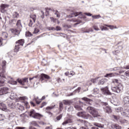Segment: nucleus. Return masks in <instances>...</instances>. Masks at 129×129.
Wrapping results in <instances>:
<instances>
[{"instance_id": "f257e3e1", "label": "nucleus", "mask_w": 129, "mask_h": 129, "mask_svg": "<svg viewBox=\"0 0 129 129\" xmlns=\"http://www.w3.org/2000/svg\"><path fill=\"white\" fill-rule=\"evenodd\" d=\"M87 111L89 112L94 117H97L98 116H100L99 115V113H98V111L97 109L94 108L93 107L89 106L87 108Z\"/></svg>"}, {"instance_id": "f03ea898", "label": "nucleus", "mask_w": 129, "mask_h": 129, "mask_svg": "<svg viewBox=\"0 0 129 129\" xmlns=\"http://www.w3.org/2000/svg\"><path fill=\"white\" fill-rule=\"evenodd\" d=\"M29 115L30 116V117H33V118H36V119H40L42 116L40 114L36 113L34 109L31 110L29 113Z\"/></svg>"}, {"instance_id": "7ed1b4c3", "label": "nucleus", "mask_w": 129, "mask_h": 129, "mask_svg": "<svg viewBox=\"0 0 129 129\" xmlns=\"http://www.w3.org/2000/svg\"><path fill=\"white\" fill-rule=\"evenodd\" d=\"M16 45H15V47L14 49V52H19V50H20V45L23 46L24 44H25V40L24 39H20L18 41H16Z\"/></svg>"}, {"instance_id": "20e7f679", "label": "nucleus", "mask_w": 129, "mask_h": 129, "mask_svg": "<svg viewBox=\"0 0 129 129\" xmlns=\"http://www.w3.org/2000/svg\"><path fill=\"white\" fill-rule=\"evenodd\" d=\"M82 12H72L71 14L68 16V18H73L74 17H77L79 16L78 18L80 19H82L83 18V15H81Z\"/></svg>"}, {"instance_id": "39448f33", "label": "nucleus", "mask_w": 129, "mask_h": 129, "mask_svg": "<svg viewBox=\"0 0 129 129\" xmlns=\"http://www.w3.org/2000/svg\"><path fill=\"white\" fill-rule=\"evenodd\" d=\"M102 105L105 112H106V113H110L111 112V109L108 106L107 103L103 102Z\"/></svg>"}, {"instance_id": "423d86ee", "label": "nucleus", "mask_w": 129, "mask_h": 129, "mask_svg": "<svg viewBox=\"0 0 129 129\" xmlns=\"http://www.w3.org/2000/svg\"><path fill=\"white\" fill-rule=\"evenodd\" d=\"M78 116H80V117H82L83 118H85V119H87L88 117H89V114H87L85 112H79L77 114Z\"/></svg>"}, {"instance_id": "0eeeda50", "label": "nucleus", "mask_w": 129, "mask_h": 129, "mask_svg": "<svg viewBox=\"0 0 129 129\" xmlns=\"http://www.w3.org/2000/svg\"><path fill=\"white\" fill-rule=\"evenodd\" d=\"M120 87H122V85H121L120 83H119V84H118V86L113 87L111 88V89L114 92L119 93V92H120Z\"/></svg>"}, {"instance_id": "6e6552de", "label": "nucleus", "mask_w": 129, "mask_h": 129, "mask_svg": "<svg viewBox=\"0 0 129 129\" xmlns=\"http://www.w3.org/2000/svg\"><path fill=\"white\" fill-rule=\"evenodd\" d=\"M101 90L103 92V94H104V95H111V93L109 92V90H108V88H107V87L101 88Z\"/></svg>"}, {"instance_id": "1a4fd4ad", "label": "nucleus", "mask_w": 129, "mask_h": 129, "mask_svg": "<svg viewBox=\"0 0 129 129\" xmlns=\"http://www.w3.org/2000/svg\"><path fill=\"white\" fill-rule=\"evenodd\" d=\"M45 79H50V77L45 74H41L40 76V79L41 83H43V81Z\"/></svg>"}, {"instance_id": "9d476101", "label": "nucleus", "mask_w": 129, "mask_h": 129, "mask_svg": "<svg viewBox=\"0 0 129 129\" xmlns=\"http://www.w3.org/2000/svg\"><path fill=\"white\" fill-rule=\"evenodd\" d=\"M9 91V88L3 87L0 89V95H4V94H7Z\"/></svg>"}, {"instance_id": "9b49d317", "label": "nucleus", "mask_w": 129, "mask_h": 129, "mask_svg": "<svg viewBox=\"0 0 129 129\" xmlns=\"http://www.w3.org/2000/svg\"><path fill=\"white\" fill-rule=\"evenodd\" d=\"M10 31L12 34H14V35H20V33L21 32V29H19L18 28L16 29H11Z\"/></svg>"}, {"instance_id": "f8f14e48", "label": "nucleus", "mask_w": 129, "mask_h": 129, "mask_svg": "<svg viewBox=\"0 0 129 129\" xmlns=\"http://www.w3.org/2000/svg\"><path fill=\"white\" fill-rule=\"evenodd\" d=\"M1 13H5V9L9 8V5L2 4L0 6Z\"/></svg>"}, {"instance_id": "ddd939ff", "label": "nucleus", "mask_w": 129, "mask_h": 129, "mask_svg": "<svg viewBox=\"0 0 129 129\" xmlns=\"http://www.w3.org/2000/svg\"><path fill=\"white\" fill-rule=\"evenodd\" d=\"M45 98H46V97H45V96H43L41 99H39V97H36L35 98H34V100L35 101H36V103H37V104H40V103H41V100H44V99H45Z\"/></svg>"}, {"instance_id": "4468645a", "label": "nucleus", "mask_w": 129, "mask_h": 129, "mask_svg": "<svg viewBox=\"0 0 129 129\" xmlns=\"http://www.w3.org/2000/svg\"><path fill=\"white\" fill-rule=\"evenodd\" d=\"M0 109L3 111H8L7 106L4 103H0Z\"/></svg>"}, {"instance_id": "2eb2a0df", "label": "nucleus", "mask_w": 129, "mask_h": 129, "mask_svg": "<svg viewBox=\"0 0 129 129\" xmlns=\"http://www.w3.org/2000/svg\"><path fill=\"white\" fill-rule=\"evenodd\" d=\"M121 114L123 116L129 117V110H128L127 111H122V112H121Z\"/></svg>"}, {"instance_id": "dca6fc26", "label": "nucleus", "mask_w": 129, "mask_h": 129, "mask_svg": "<svg viewBox=\"0 0 129 129\" xmlns=\"http://www.w3.org/2000/svg\"><path fill=\"white\" fill-rule=\"evenodd\" d=\"M16 26L17 27V28H18L19 30H21V31H22V23H21V20H19L17 23H16Z\"/></svg>"}, {"instance_id": "f3484780", "label": "nucleus", "mask_w": 129, "mask_h": 129, "mask_svg": "<svg viewBox=\"0 0 129 129\" xmlns=\"http://www.w3.org/2000/svg\"><path fill=\"white\" fill-rule=\"evenodd\" d=\"M123 101L126 103L127 104H129V96H124L123 98Z\"/></svg>"}, {"instance_id": "a211bd4d", "label": "nucleus", "mask_w": 129, "mask_h": 129, "mask_svg": "<svg viewBox=\"0 0 129 129\" xmlns=\"http://www.w3.org/2000/svg\"><path fill=\"white\" fill-rule=\"evenodd\" d=\"M8 83L12 84V85H16L18 82H17L16 81H14L13 78H11V80L8 81Z\"/></svg>"}, {"instance_id": "6ab92c4d", "label": "nucleus", "mask_w": 129, "mask_h": 129, "mask_svg": "<svg viewBox=\"0 0 129 129\" xmlns=\"http://www.w3.org/2000/svg\"><path fill=\"white\" fill-rule=\"evenodd\" d=\"M111 127L112 128H116V129H121V126L118 125V124H113L111 125Z\"/></svg>"}, {"instance_id": "aec40b11", "label": "nucleus", "mask_w": 129, "mask_h": 129, "mask_svg": "<svg viewBox=\"0 0 129 129\" xmlns=\"http://www.w3.org/2000/svg\"><path fill=\"white\" fill-rule=\"evenodd\" d=\"M63 102L65 105H70V104L72 103V102L71 101L68 100H64L63 101Z\"/></svg>"}, {"instance_id": "412c9836", "label": "nucleus", "mask_w": 129, "mask_h": 129, "mask_svg": "<svg viewBox=\"0 0 129 129\" xmlns=\"http://www.w3.org/2000/svg\"><path fill=\"white\" fill-rule=\"evenodd\" d=\"M75 108L77 110H82V106L80 105V104L76 105H75Z\"/></svg>"}, {"instance_id": "4be33fe9", "label": "nucleus", "mask_w": 129, "mask_h": 129, "mask_svg": "<svg viewBox=\"0 0 129 129\" xmlns=\"http://www.w3.org/2000/svg\"><path fill=\"white\" fill-rule=\"evenodd\" d=\"M104 26H105L106 27H108L110 29V30H113V29H117V27H116V26H115L113 25H108L104 24Z\"/></svg>"}, {"instance_id": "5701e85b", "label": "nucleus", "mask_w": 129, "mask_h": 129, "mask_svg": "<svg viewBox=\"0 0 129 129\" xmlns=\"http://www.w3.org/2000/svg\"><path fill=\"white\" fill-rule=\"evenodd\" d=\"M72 122V121L70 119H68V120L64 121L62 123V125H66V124H68V123H70Z\"/></svg>"}, {"instance_id": "b1692460", "label": "nucleus", "mask_w": 129, "mask_h": 129, "mask_svg": "<svg viewBox=\"0 0 129 129\" xmlns=\"http://www.w3.org/2000/svg\"><path fill=\"white\" fill-rule=\"evenodd\" d=\"M83 100H84L85 101H87L88 103H89V104H91V103H90V102H91V101H92V100H90L89 98H87L86 97H84L82 98Z\"/></svg>"}, {"instance_id": "393cba45", "label": "nucleus", "mask_w": 129, "mask_h": 129, "mask_svg": "<svg viewBox=\"0 0 129 129\" xmlns=\"http://www.w3.org/2000/svg\"><path fill=\"white\" fill-rule=\"evenodd\" d=\"M10 98L11 99H15V98H17V95L14 93H12L10 95Z\"/></svg>"}, {"instance_id": "a878e982", "label": "nucleus", "mask_w": 129, "mask_h": 129, "mask_svg": "<svg viewBox=\"0 0 129 129\" xmlns=\"http://www.w3.org/2000/svg\"><path fill=\"white\" fill-rule=\"evenodd\" d=\"M93 93L94 94H98L99 93V90L97 88H95L93 89Z\"/></svg>"}, {"instance_id": "bb28decb", "label": "nucleus", "mask_w": 129, "mask_h": 129, "mask_svg": "<svg viewBox=\"0 0 129 129\" xmlns=\"http://www.w3.org/2000/svg\"><path fill=\"white\" fill-rule=\"evenodd\" d=\"M30 18H31V19H32L34 23H35L36 22V19H37V16H36V15H30Z\"/></svg>"}, {"instance_id": "cd10ccee", "label": "nucleus", "mask_w": 129, "mask_h": 129, "mask_svg": "<svg viewBox=\"0 0 129 129\" xmlns=\"http://www.w3.org/2000/svg\"><path fill=\"white\" fill-rule=\"evenodd\" d=\"M19 13L17 12H15L13 14V19H16V18H19Z\"/></svg>"}, {"instance_id": "c85d7f7f", "label": "nucleus", "mask_w": 129, "mask_h": 129, "mask_svg": "<svg viewBox=\"0 0 129 129\" xmlns=\"http://www.w3.org/2000/svg\"><path fill=\"white\" fill-rule=\"evenodd\" d=\"M105 79H102L101 80H100L99 82L98 83L99 85H100V84L102 85V84H104L105 82Z\"/></svg>"}, {"instance_id": "c756f323", "label": "nucleus", "mask_w": 129, "mask_h": 129, "mask_svg": "<svg viewBox=\"0 0 129 129\" xmlns=\"http://www.w3.org/2000/svg\"><path fill=\"white\" fill-rule=\"evenodd\" d=\"M2 36H3V38H5L6 39H7V38H8L9 35L8 34V33L4 32H3Z\"/></svg>"}, {"instance_id": "7c9ffc66", "label": "nucleus", "mask_w": 129, "mask_h": 129, "mask_svg": "<svg viewBox=\"0 0 129 129\" xmlns=\"http://www.w3.org/2000/svg\"><path fill=\"white\" fill-rule=\"evenodd\" d=\"M93 28L95 31H99V28H98V26L97 24H95L93 25Z\"/></svg>"}, {"instance_id": "2f4dec72", "label": "nucleus", "mask_w": 129, "mask_h": 129, "mask_svg": "<svg viewBox=\"0 0 129 129\" xmlns=\"http://www.w3.org/2000/svg\"><path fill=\"white\" fill-rule=\"evenodd\" d=\"M100 28L101 31H108V29L106 27L100 26Z\"/></svg>"}, {"instance_id": "473e14b6", "label": "nucleus", "mask_w": 129, "mask_h": 129, "mask_svg": "<svg viewBox=\"0 0 129 129\" xmlns=\"http://www.w3.org/2000/svg\"><path fill=\"white\" fill-rule=\"evenodd\" d=\"M115 110L117 112H122V107H118V108H115Z\"/></svg>"}, {"instance_id": "72a5a7b5", "label": "nucleus", "mask_w": 129, "mask_h": 129, "mask_svg": "<svg viewBox=\"0 0 129 129\" xmlns=\"http://www.w3.org/2000/svg\"><path fill=\"white\" fill-rule=\"evenodd\" d=\"M55 105L51 106H48L46 108V110H51V109H53L54 107H55Z\"/></svg>"}, {"instance_id": "f704fd0d", "label": "nucleus", "mask_w": 129, "mask_h": 129, "mask_svg": "<svg viewBox=\"0 0 129 129\" xmlns=\"http://www.w3.org/2000/svg\"><path fill=\"white\" fill-rule=\"evenodd\" d=\"M54 15H56L57 18H60V17H61V15H60V13L58 12V11L57 10L54 13Z\"/></svg>"}, {"instance_id": "c9c22d12", "label": "nucleus", "mask_w": 129, "mask_h": 129, "mask_svg": "<svg viewBox=\"0 0 129 129\" xmlns=\"http://www.w3.org/2000/svg\"><path fill=\"white\" fill-rule=\"evenodd\" d=\"M94 125L97 126V127H102V125L98 123L95 122L93 123Z\"/></svg>"}, {"instance_id": "e433bc0d", "label": "nucleus", "mask_w": 129, "mask_h": 129, "mask_svg": "<svg viewBox=\"0 0 129 129\" xmlns=\"http://www.w3.org/2000/svg\"><path fill=\"white\" fill-rule=\"evenodd\" d=\"M90 32H93V29L92 28L87 29L85 31V33H90Z\"/></svg>"}, {"instance_id": "4c0bfd02", "label": "nucleus", "mask_w": 129, "mask_h": 129, "mask_svg": "<svg viewBox=\"0 0 129 129\" xmlns=\"http://www.w3.org/2000/svg\"><path fill=\"white\" fill-rule=\"evenodd\" d=\"M120 123H126L127 122V120H126V119H121L120 120Z\"/></svg>"}, {"instance_id": "58836bf2", "label": "nucleus", "mask_w": 129, "mask_h": 129, "mask_svg": "<svg viewBox=\"0 0 129 129\" xmlns=\"http://www.w3.org/2000/svg\"><path fill=\"white\" fill-rule=\"evenodd\" d=\"M92 18H93L94 19H100V18H101V16H100V15H98L92 16Z\"/></svg>"}, {"instance_id": "ea45409f", "label": "nucleus", "mask_w": 129, "mask_h": 129, "mask_svg": "<svg viewBox=\"0 0 129 129\" xmlns=\"http://www.w3.org/2000/svg\"><path fill=\"white\" fill-rule=\"evenodd\" d=\"M17 82L20 83V84H22V85H24V83H23V81L21 79H18L17 80Z\"/></svg>"}, {"instance_id": "a19ab883", "label": "nucleus", "mask_w": 129, "mask_h": 129, "mask_svg": "<svg viewBox=\"0 0 129 129\" xmlns=\"http://www.w3.org/2000/svg\"><path fill=\"white\" fill-rule=\"evenodd\" d=\"M63 109V103L60 102L59 103V110L60 111Z\"/></svg>"}, {"instance_id": "79ce46f5", "label": "nucleus", "mask_w": 129, "mask_h": 129, "mask_svg": "<svg viewBox=\"0 0 129 129\" xmlns=\"http://www.w3.org/2000/svg\"><path fill=\"white\" fill-rule=\"evenodd\" d=\"M92 85V82H91V80L88 81L86 83L87 86H90V85Z\"/></svg>"}, {"instance_id": "37998d69", "label": "nucleus", "mask_w": 129, "mask_h": 129, "mask_svg": "<svg viewBox=\"0 0 129 129\" xmlns=\"http://www.w3.org/2000/svg\"><path fill=\"white\" fill-rule=\"evenodd\" d=\"M113 76V74H107L105 77H112Z\"/></svg>"}, {"instance_id": "c03bdc74", "label": "nucleus", "mask_w": 129, "mask_h": 129, "mask_svg": "<svg viewBox=\"0 0 129 129\" xmlns=\"http://www.w3.org/2000/svg\"><path fill=\"white\" fill-rule=\"evenodd\" d=\"M55 29V31H61L62 28L60 26H56Z\"/></svg>"}, {"instance_id": "a18cd8bd", "label": "nucleus", "mask_w": 129, "mask_h": 129, "mask_svg": "<svg viewBox=\"0 0 129 129\" xmlns=\"http://www.w3.org/2000/svg\"><path fill=\"white\" fill-rule=\"evenodd\" d=\"M61 118H62V114H60L56 117V119L57 120H60V119H61Z\"/></svg>"}, {"instance_id": "49530a36", "label": "nucleus", "mask_w": 129, "mask_h": 129, "mask_svg": "<svg viewBox=\"0 0 129 129\" xmlns=\"http://www.w3.org/2000/svg\"><path fill=\"white\" fill-rule=\"evenodd\" d=\"M48 29L49 31H55V28L54 27H48Z\"/></svg>"}, {"instance_id": "de8ad7c7", "label": "nucleus", "mask_w": 129, "mask_h": 129, "mask_svg": "<svg viewBox=\"0 0 129 129\" xmlns=\"http://www.w3.org/2000/svg\"><path fill=\"white\" fill-rule=\"evenodd\" d=\"M124 75L126 76V77H129V70L125 72Z\"/></svg>"}, {"instance_id": "09e8293b", "label": "nucleus", "mask_w": 129, "mask_h": 129, "mask_svg": "<svg viewBox=\"0 0 129 129\" xmlns=\"http://www.w3.org/2000/svg\"><path fill=\"white\" fill-rule=\"evenodd\" d=\"M40 32V30L38 29V28H35L34 29V34H38Z\"/></svg>"}, {"instance_id": "8fccbe9b", "label": "nucleus", "mask_w": 129, "mask_h": 129, "mask_svg": "<svg viewBox=\"0 0 129 129\" xmlns=\"http://www.w3.org/2000/svg\"><path fill=\"white\" fill-rule=\"evenodd\" d=\"M97 80V79H92L91 80V81L92 83H96V81Z\"/></svg>"}, {"instance_id": "3c124183", "label": "nucleus", "mask_w": 129, "mask_h": 129, "mask_svg": "<svg viewBox=\"0 0 129 129\" xmlns=\"http://www.w3.org/2000/svg\"><path fill=\"white\" fill-rule=\"evenodd\" d=\"M26 36H28V37H31L32 36V33H31L30 32H26Z\"/></svg>"}, {"instance_id": "603ef678", "label": "nucleus", "mask_w": 129, "mask_h": 129, "mask_svg": "<svg viewBox=\"0 0 129 129\" xmlns=\"http://www.w3.org/2000/svg\"><path fill=\"white\" fill-rule=\"evenodd\" d=\"M5 85V82L4 81H0V87Z\"/></svg>"}, {"instance_id": "864d4df0", "label": "nucleus", "mask_w": 129, "mask_h": 129, "mask_svg": "<svg viewBox=\"0 0 129 129\" xmlns=\"http://www.w3.org/2000/svg\"><path fill=\"white\" fill-rule=\"evenodd\" d=\"M46 104H47V103H46V102H43L41 104V108H42V107H44V106H45V105H46Z\"/></svg>"}, {"instance_id": "5fc2aeb1", "label": "nucleus", "mask_w": 129, "mask_h": 129, "mask_svg": "<svg viewBox=\"0 0 129 129\" xmlns=\"http://www.w3.org/2000/svg\"><path fill=\"white\" fill-rule=\"evenodd\" d=\"M113 82L114 83H116L117 84H118L119 83V82H118V80H117V79H114L113 80Z\"/></svg>"}, {"instance_id": "6e6d98bb", "label": "nucleus", "mask_w": 129, "mask_h": 129, "mask_svg": "<svg viewBox=\"0 0 129 129\" xmlns=\"http://www.w3.org/2000/svg\"><path fill=\"white\" fill-rule=\"evenodd\" d=\"M32 124L33 125H34V126H39V125H38V124L37 123V122L36 121H33L32 122Z\"/></svg>"}, {"instance_id": "4d7b16f0", "label": "nucleus", "mask_w": 129, "mask_h": 129, "mask_svg": "<svg viewBox=\"0 0 129 129\" xmlns=\"http://www.w3.org/2000/svg\"><path fill=\"white\" fill-rule=\"evenodd\" d=\"M57 34H58V35H59L60 36L61 35H63V38H65V37H66V34H65V33H58Z\"/></svg>"}, {"instance_id": "13d9d810", "label": "nucleus", "mask_w": 129, "mask_h": 129, "mask_svg": "<svg viewBox=\"0 0 129 129\" xmlns=\"http://www.w3.org/2000/svg\"><path fill=\"white\" fill-rule=\"evenodd\" d=\"M23 83L24 84V82H28V78H24L23 79L22 81Z\"/></svg>"}, {"instance_id": "bf43d9fd", "label": "nucleus", "mask_w": 129, "mask_h": 129, "mask_svg": "<svg viewBox=\"0 0 129 129\" xmlns=\"http://www.w3.org/2000/svg\"><path fill=\"white\" fill-rule=\"evenodd\" d=\"M4 115L0 114V121L4 120Z\"/></svg>"}, {"instance_id": "052dcab7", "label": "nucleus", "mask_w": 129, "mask_h": 129, "mask_svg": "<svg viewBox=\"0 0 129 129\" xmlns=\"http://www.w3.org/2000/svg\"><path fill=\"white\" fill-rule=\"evenodd\" d=\"M41 13L42 14V15L41 16V18L42 19H44V18H45V17L44 16V12H43V11H41Z\"/></svg>"}, {"instance_id": "680f3d73", "label": "nucleus", "mask_w": 129, "mask_h": 129, "mask_svg": "<svg viewBox=\"0 0 129 129\" xmlns=\"http://www.w3.org/2000/svg\"><path fill=\"white\" fill-rule=\"evenodd\" d=\"M29 26V27H32V26H33V21H32V20H30Z\"/></svg>"}, {"instance_id": "e2e57ef3", "label": "nucleus", "mask_w": 129, "mask_h": 129, "mask_svg": "<svg viewBox=\"0 0 129 129\" xmlns=\"http://www.w3.org/2000/svg\"><path fill=\"white\" fill-rule=\"evenodd\" d=\"M19 99L20 100H25V99H26V97H20Z\"/></svg>"}, {"instance_id": "0e129e2a", "label": "nucleus", "mask_w": 129, "mask_h": 129, "mask_svg": "<svg viewBox=\"0 0 129 129\" xmlns=\"http://www.w3.org/2000/svg\"><path fill=\"white\" fill-rule=\"evenodd\" d=\"M120 69V68H119V67H116V68H114L113 69V70L114 71H116V70H119Z\"/></svg>"}, {"instance_id": "69168bd1", "label": "nucleus", "mask_w": 129, "mask_h": 129, "mask_svg": "<svg viewBox=\"0 0 129 129\" xmlns=\"http://www.w3.org/2000/svg\"><path fill=\"white\" fill-rule=\"evenodd\" d=\"M112 117L113 119H115V120H117V119H118V118H117V116L116 115H113Z\"/></svg>"}, {"instance_id": "338daca9", "label": "nucleus", "mask_w": 129, "mask_h": 129, "mask_svg": "<svg viewBox=\"0 0 129 129\" xmlns=\"http://www.w3.org/2000/svg\"><path fill=\"white\" fill-rule=\"evenodd\" d=\"M26 127H16L15 129H25Z\"/></svg>"}, {"instance_id": "774afa93", "label": "nucleus", "mask_w": 129, "mask_h": 129, "mask_svg": "<svg viewBox=\"0 0 129 129\" xmlns=\"http://www.w3.org/2000/svg\"><path fill=\"white\" fill-rule=\"evenodd\" d=\"M67 129H77V128L75 127H68Z\"/></svg>"}]
</instances>
